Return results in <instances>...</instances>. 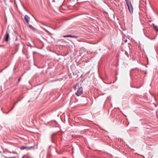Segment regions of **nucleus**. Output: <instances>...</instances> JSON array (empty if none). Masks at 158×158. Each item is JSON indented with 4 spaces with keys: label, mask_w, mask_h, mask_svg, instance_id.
Segmentation results:
<instances>
[{
    "label": "nucleus",
    "mask_w": 158,
    "mask_h": 158,
    "mask_svg": "<svg viewBox=\"0 0 158 158\" xmlns=\"http://www.w3.org/2000/svg\"><path fill=\"white\" fill-rule=\"evenodd\" d=\"M59 136V135L55 133L53 134L50 137L51 142L53 143H56Z\"/></svg>",
    "instance_id": "nucleus-1"
},
{
    "label": "nucleus",
    "mask_w": 158,
    "mask_h": 158,
    "mask_svg": "<svg viewBox=\"0 0 158 158\" xmlns=\"http://www.w3.org/2000/svg\"><path fill=\"white\" fill-rule=\"evenodd\" d=\"M12 153L13 154H16V152L15 151H12V152L9 151L8 150H6L5 153V154L6 156V157L9 158H13L15 157V156H13L11 155H9V153Z\"/></svg>",
    "instance_id": "nucleus-2"
},
{
    "label": "nucleus",
    "mask_w": 158,
    "mask_h": 158,
    "mask_svg": "<svg viewBox=\"0 0 158 158\" xmlns=\"http://www.w3.org/2000/svg\"><path fill=\"white\" fill-rule=\"evenodd\" d=\"M83 93V88L82 87H80L77 90L76 93V95L78 96H80Z\"/></svg>",
    "instance_id": "nucleus-3"
},
{
    "label": "nucleus",
    "mask_w": 158,
    "mask_h": 158,
    "mask_svg": "<svg viewBox=\"0 0 158 158\" xmlns=\"http://www.w3.org/2000/svg\"><path fill=\"white\" fill-rule=\"evenodd\" d=\"M128 7V10L130 12V13L132 14L133 13V8L132 6V4L131 3H130V4L127 5Z\"/></svg>",
    "instance_id": "nucleus-4"
},
{
    "label": "nucleus",
    "mask_w": 158,
    "mask_h": 158,
    "mask_svg": "<svg viewBox=\"0 0 158 158\" xmlns=\"http://www.w3.org/2000/svg\"><path fill=\"white\" fill-rule=\"evenodd\" d=\"M24 19L27 23L29 24V20L30 19V17L27 15H26L24 17Z\"/></svg>",
    "instance_id": "nucleus-5"
},
{
    "label": "nucleus",
    "mask_w": 158,
    "mask_h": 158,
    "mask_svg": "<svg viewBox=\"0 0 158 158\" xmlns=\"http://www.w3.org/2000/svg\"><path fill=\"white\" fill-rule=\"evenodd\" d=\"M9 33L7 31L6 32V35L5 37V40L7 42L8 41L9 38Z\"/></svg>",
    "instance_id": "nucleus-6"
},
{
    "label": "nucleus",
    "mask_w": 158,
    "mask_h": 158,
    "mask_svg": "<svg viewBox=\"0 0 158 158\" xmlns=\"http://www.w3.org/2000/svg\"><path fill=\"white\" fill-rule=\"evenodd\" d=\"M152 25L154 27V28L155 30L156 31H158V26L155 25L154 23H153Z\"/></svg>",
    "instance_id": "nucleus-7"
},
{
    "label": "nucleus",
    "mask_w": 158,
    "mask_h": 158,
    "mask_svg": "<svg viewBox=\"0 0 158 158\" xmlns=\"http://www.w3.org/2000/svg\"><path fill=\"white\" fill-rule=\"evenodd\" d=\"M18 102V101H17L16 102H15L14 103V105L13 106V107H12V108H11L10 110H9V112L10 111H11V110H12V109H13L14 108V107H15V105H16V104Z\"/></svg>",
    "instance_id": "nucleus-8"
},
{
    "label": "nucleus",
    "mask_w": 158,
    "mask_h": 158,
    "mask_svg": "<svg viewBox=\"0 0 158 158\" xmlns=\"http://www.w3.org/2000/svg\"><path fill=\"white\" fill-rule=\"evenodd\" d=\"M28 147L27 146H22L20 147V149L22 150H24L25 149H26V148H27Z\"/></svg>",
    "instance_id": "nucleus-9"
},
{
    "label": "nucleus",
    "mask_w": 158,
    "mask_h": 158,
    "mask_svg": "<svg viewBox=\"0 0 158 158\" xmlns=\"http://www.w3.org/2000/svg\"><path fill=\"white\" fill-rule=\"evenodd\" d=\"M78 36L77 35H71V37L77 39L78 38Z\"/></svg>",
    "instance_id": "nucleus-10"
},
{
    "label": "nucleus",
    "mask_w": 158,
    "mask_h": 158,
    "mask_svg": "<svg viewBox=\"0 0 158 158\" xmlns=\"http://www.w3.org/2000/svg\"><path fill=\"white\" fill-rule=\"evenodd\" d=\"M63 37L64 38L68 37H71V35H64L63 36Z\"/></svg>",
    "instance_id": "nucleus-11"
},
{
    "label": "nucleus",
    "mask_w": 158,
    "mask_h": 158,
    "mask_svg": "<svg viewBox=\"0 0 158 158\" xmlns=\"http://www.w3.org/2000/svg\"><path fill=\"white\" fill-rule=\"evenodd\" d=\"M29 27L31 29H33V30H35L36 29L34 27H32L31 25H28Z\"/></svg>",
    "instance_id": "nucleus-12"
},
{
    "label": "nucleus",
    "mask_w": 158,
    "mask_h": 158,
    "mask_svg": "<svg viewBox=\"0 0 158 158\" xmlns=\"http://www.w3.org/2000/svg\"><path fill=\"white\" fill-rule=\"evenodd\" d=\"M126 4L127 5L130 4V3H131L130 2H129L128 0H125Z\"/></svg>",
    "instance_id": "nucleus-13"
},
{
    "label": "nucleus",
    "mask_w": 158,
    "mask_h": 158,
    "mask_svg": "<svg viewBox=\"0 0 158 158\" xmlns=\"http://www.w3.org/2000/svg\"><path fill=\"white\" fill-rule=\"evenodd\" d=\"M21 79V77H20L19 78V79H18V83H19V82L20 81Z\"/></svg>",
    "instance_id": "nucleus-14"
},
{
    "label": "nucleus",
    "mask_w": 158,
    "mask_h": 158,
    "mask_svg": "<svg viewBox=\"0 0 158 158\" xmlns=\"http://www.w3.org/2000/svg\"><path fill=\"white\" fill-rule=\"evenodd\" d=\"M9 112V111H8V112H5V113L4 112H3V113H5V114H8Z\"/></svg>",
    "instance_id": "nucleus-15"
},
{
    "label": "nucleus",
    "mask_w": 158,
    "mask_h": 158,
    "mask_svg": "<svg viewBox=\"0 0 158 158\" xmlns=\"http://www.w3.org/2000/svg\"><path fill=\"white\" fill-rule=\"evenodd\" d=\"M124 41H125V42L126 43L127 42V39H126L125 40H124Z\"/></svg>",
    "instance_id": "nucleus-16"
},
{
    "label": "nucleus",
    "mask_w": 158,
    "mask_h": 158,
    "mask_svg": "<svg viewBox=\"0 0 158 158\" xmlns=\"http://www.w3.org/2000/svg\"><path fill=\"white\" fill-rule=\"evenodd\" d=\"M147 36V37L148 38H149V39H151V40H152V39H150V38H149V36Z\"/></svg>",
    "instance_id": "nucleus-17"
},
{
    "label": "nucleus",
    "mask_w": 158,
    "mask_h": 158,
    "mask_svg": "<svg viewBox=\"0 0 158 158\" xmlns=\"http://www.w3.org/2000/svg\"><path fill=\"white\" fill-rule=\"evenodd\" d=\"M5 68H4V69H3L1 71H0V72H2L3 71V70Z\"/></svg>",
    "instance_id": "nucleus-18"
},
{
    "label": "nucleus",
    "mask_w": 158,
    "mask_h": 158,
    "mask_svg": "<svg viewBox=\"0 0 158 158\" xmlns=\"http://www.w3.org/2000/svg\"><path fill=\"white\" fill-rule=\"evenodd\" d=\"M45 31L48 32V31L47 30L45 29Z\"/></svg>",
    "instance_id": "nucleus-19"
}]
</instances>
